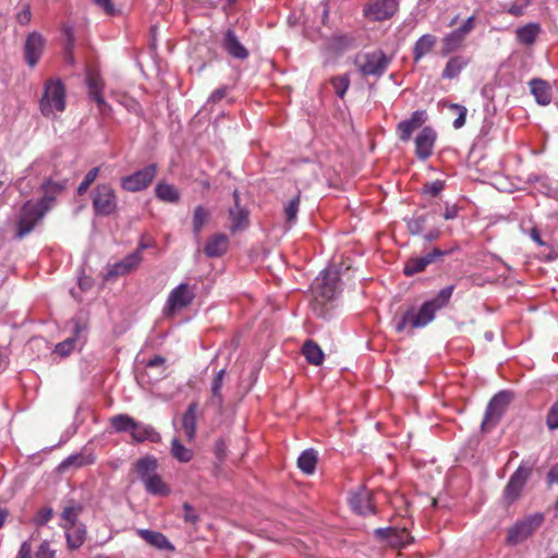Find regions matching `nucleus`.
Instances as JSON below:
<instances>
[{
    "label": "nucleus",
    "instance_id": "obj_1",
    "mask_svg": "<svg viewBox=\"0 0 558 558\" xmlns=\"http://www.w3.org/2000/svg\"><path fill=\"white\" fill-rule=\"evenodd\" d=\"M452 291L453 287L448 286L420 306L414 304L402 306L400 314L393 318L396 331L398 333L405 329L413 331L427 326L434 320L436 313L449 304Z\"/></svg>",
    "mask_w": 558,
    "mask_h": 558
},
{
    "label": "nucleus",
    "instance_id": "obj_2",
    "mask_svg": "<svg viewBox=\"0 0 558 558\" xmlns=\"http://www.w3.org/2000/svg\"><path fill=\"white\" fill-rule=\"evenodd\" d=\"M158 460L154 456L140 458L134 463V471L142 481L147 493L154 496H169L170 486L157 473Z\"/></svg>",
    "mask_w": 558,
    "mask_h": 558
},
{
    "label": "nucleus",
    "instance_id": "obj_3",
    "mask_svg": "<svg viewBox=\"0 0 558 558\" xmlns=\"http://www.w3.org/2000/svg\"><path fill=\"white\" fill-rule=\"evenodd\" d=\"M39 109L45 117H54L65 109V88L59 80H49L45 84L44 94L39 100Z\"/></svg>",
    "mask_w": 558,
    "mask_h": 558
},
{
    "label": "nucleus",
    "instance_id": "obj_4",
    "mask_svg": "<svg viewBox=\"0 0 558 558\" xmlns=\"http://www.w3.org/2000/svg\"><path fill=\"white\" fill-rule=\"evenodd\" d=\"M391 62L383 50L360 53L355 58V64L364 76H381Z\"/></svg>",
    "mask_w": 558,
    "mask_h": 558
},
{
    "label": "nucleus",
    "instance_id": "obj_5",
    "mask_svg": "<svg viewBox=\"0 0 558 558\" xmlns=\"http://www.w3.org/2000/svg\"><path fill=\"white\" fill-rule=\"evenodd\" d=\"M544 522L543 513H534L519 520L507 533L506 543L508 545H518L530 537Z\"/></svg>",
    "mask_w": 558,
    "mask_h": 558
},
{
    "label": "nucleus",
    "instance_id": "obj_6",
    "mask_svg": "<svg viewBox=\"0 0 558 558\" xmlns=\"http://www.w3.org/2000/svg\"><path fill=\"white\" fill-rule=\"evenodd\" d=\"M48 209L44 208L39 202H26L19 214L16 220V236L19 239L27 235L36 226V223L44 217Z\"/></svg>",
    "mask_w": 558,
    "mask_h": 558
},
{
    "label": "nucleus",
    "instance_id": "obj_7",
    "mask_svg": "<svg viewBox=\"0 0 558 558\" xmlns=\"http://www.w3.org/2000/svg\"><path fill=\"white\" fill-rule=\"evenodd\" d=\"M194 298V289L189 283H180L169 293L163 308L165 316H174L178 312L190 306Z\"/></svg>",
    "mask_w": 558,
    "mask_h": 558
},
{
    "label": "nucleus",
    "instance_id": "obj_8",
    "mask_svg": "<svg viewBox=\"0 0 558 558\" xmlns=\"http://www.w3.org/2000/svg\"><path fill=\"white\" fill-rule=\"evenodd\" d=\"M93 208L98 216H110L118 209V198L109 184H99L93 192Z\"/></svg>",
    "mask_w": 558,
    "mask_h": 558
},
{
    "label": "nucleus",
    "instance_id": "obj_9",
    "mask_svg": "<svg viewBox=\"0 0 558 558\" xmlns=\"http://www.w3.org/2000/svg\"><path fill=\"white\" fill-rule=\"evenodd\" d=\"M510 401L511 393L508 391H500L492 398L482 421L483 429L489 430L497 425Z\"/></svg>",
    "mask_w": 558,
    "mask_h": 558
},
{
    "label": "nucleus",
    "instance_id": "obj_10",
    "mask_svg": "<svg viewBox=\"0 0 558 558\" xmlns=\"http://www.w3.org/2000/svg\"><path fill=\"white\" fill-rule=\"evenodd\" d=\"M158 167L151 163L134 173L121 179V187L128 192H140L146 190L157 175Z\"/></svg>",
    "mask_w": 558,
    "mask_h": 558
},
{
    "label": "nucleus",
    "instance_id": "obj_11",
    "mask_svg": "<svg viewBox=\"0 0 558 558\" xmlns=\"http://www.w3.org/2000/svg\"><path fill=\"white\" fill-rule=\"evenodd\" d=\"M338 287L337 272L324 270L320 276L316 278L313 283L312 290L317 303H326L333 300Z\"/></svg>",
    "mask_w": 558,
    "mask_h": 558
},
{
    "label": "nucleus",
    "instance_id": "obj_12",
    "mask_svg": "<svg viewBox=\"0 0 558 558\" xmlns=\"http://www.w3.org/2000/svg\"><path fill=\"white\" fill-rule=\"evenodd\" d=\"M531 466H526L524 463H521L514 473L510 476L504 490V498L508 504H512L519 498L524 485L531 475Z\"/></svg>",
    "mask_w": 558,
    "mask_h": 558
},
{
    "label": "nucleus",
    "instance_id": "obj_13",
    "mask_svg": "<svg viewBox=\"0 0 558 558\" xmlns=\"http://www.w3.org/2000/svg\"><path fill=\"white\" fill-rule=\"evenodd\" d=\"M397 0H372L363 10L364 15L372 21H386L398 11Z\"/></svg>",
    "mask_w": 558,
    "mask_h": 558
},
{
    "label": "nucleus",
    "instance_id": "obj_14",
    "mask_svg": "<svg viewBox=\"0 0 558 558\" xmlns=\"http://www.w3.org/2000/svg\"><path fill=\"white\" fill-rule=\"evenodd\" d=\"M349 502L351 508L359 514L365 515L375 513L373 493L365 487H360L357 490L351 493Z\"/></svg>",
    "mask_w": 558,
    "mask_h": 558
},
{
    "label": "nucleus",
    "instance_id": "obj_15",
    "mask_svg": "<svg viewBox=\"0 0 558 558\" xmlns=\"http://www.w3.org/2000/svg\"><path fill=\"white\" fill-rule=\"evenodd\" d=\"M426 120L425 111H414L411 117L397 124V134L401 142H409L414 131L418 130Z\"/></svg>",
    "mask_w": 558,
    "mask_h": 558
},
{
    "label": "nucleus",
    "instance_id": "obj_16",
    "mask_svg": "<svg viewBox=\"0 0 558 558\" xmlns=\"http://www.w3.org/2000/svg\"><path fill=\"white\" fill-rule=\"evenodd\" d=\"M436 140V133L429 126L423 128L415 137V155L421 160H426L432 154Z\"/></svg>",
    "mask_w": 558,
    "mask_h": 558
},
{
    "label": "nucleus",
    "instance_id": "obj_17",
    "mask_svg": "<svg viewBox=\"0 0 558 558\" xmlns=\"http://www.w3.org/2000/svg\"><path fill=\"white\" fill-rule=\"evenodd\" d=\"M45 41L40 34L38 33H31L25 41L24 45V54L26 63L34 68L38 60L41 57L43 50H44Z\"/></svg>",
    "mask_w": 558,
    "mask_h": 558
},
{
    "label": "nucleus",
    "instance_id": "obj_18",
    "mask_svg": "<svg viewBox=\"0 0 558 558\" xmlns=\"http://www.w3.org/2000/svg\"><path fill=\"white\" fill-rule=\"evenodd\" d=\"M234 206L229 210L231 219L230 231L235 233L244 230L248 226V211L246 208L240 206V193L238 190L233 191Z\"/></svg>",
    "mask_w": 558,
    "mask_h": 558
},
{
    "label": "nucleus",
    "instance_id": "obj_19",
    "mask_svg": "<svg viewBox=\"0 0 558 558\" xmlns=\"http://www.w3.org/2000/svg\"><path fill=\"white\" fill-rule=\"evenodd\" d=\"M66 189V180L53 181L47 179L41 184V191L44 193L39 203L44 208L50 209L56 201V197Z\"/></svg>",
    "mask_w": 558,
    "mask_h": 558
},
{
    "label": "nucleus",
    "instance_id": "obj_20",
    "mask_svg": "<svg viewBox=\"0 0 558 558\" xmlns=\"http://www.w3.org/2000/svg\"><path fill=\"white\" fill-rule=\"evenodd\" d=\"M531 94L539 106H548L553 99V88L550 84L542 78H532L529 82Z\"/></svg>",
    "mask_w": 558,
    "mask_h": 558
},
{
    "label": "nucleus",
    "instance_id": "obj_21",
    "mask_svg": "<svg viewBox=\"0 0 558 558\" xmlns=\"http://www.w3.org/2000/svg\"><path fill=\"white\" fill-rule=\"evenodd\" d=\"M222 48L234 59L244 60L248 50L240 43L233 29H227L222 39Z\"/></svg>",
    "mask_w": 558,
    "mask_h": 558
},
{
    "label": "nucleus",
    "instance_id": "obj_22",
    "mask_svg": "<svg viewBox=\"0 0 558 558\" xmlns=\"http://www.w3.org/2000/svg\"><path fill=\"white\" fill-rule=\"evenodd\" d=\"M86 83L88 87V96L104 110L108 107L102 96L105 83L98 73L89 72L86 76Z\"/></svg>",
    "mask_w": 558,
    "mask_h": 558
},
{
    "label": "nucleus",
    "instance_id": "obj_23",
    "mask_svg": "<svg viewBox=\"0 0 558 558\" xmlns=\"http://www.w3.org/2000/svg\"><path fill=\"white\" fill-rule=\"evenodd\" d=\"M442 252L438 248H434L430 253L423 257L410 258L403 268V274L405 276H413L423 271L427 265L434 262L436 256H441Z\"/></svg>",
    "mask_w": 558,
    "mask_h": 558
},
{
    "label": "nucleus",
    "instance_id": "obj_24",
    "mask_svg": "<svg viewBox=\"0 0 558 558\" xmlns=\"http://www.w3.org/2000/svg\"><path fill=\"white\" fill-rule=\"evenodd\" d=\"M65 530L66 545L70 550L80 548L86 541V527L84 524H61Z\"/></svg>",
    "mask_w": 558,
    "mask_h": 558
},
{
    "label": "nucleus",
    "instance_id": "obj_25",
    "mask_svg": "<svg viewBox=\"0 0 558 558\" xmlns=\"http://www.w3.org/2000/svg\"><path fill=\"white\" fill-rule=\"evenodd\" d=\"M229 248V238L223 233H215L211 235L205 247L204 253L208 257H221Z\"/></svg>",
    "mask_w": 558,
    "mask_h": 558
},
{
    "label": "nucleus",
    "instance_id": "obj_26",
    "mask_svg": "<svg viewBox=\"0 0 558 558\" xmlns=\"http://www.w3.org/2000/svg\"><path fill=\"white\" fill-rule=\"evenodd\" d=\"M131 437L135 442H144L146 440L158 444L161 440V435L151 426L140 422H135L131 432Z\"/></svg>",
    "mask_w": 558,
    "mask_h": 558
},
{
    "label": "nucleus",
    "instance_id": "obj_27",
    "mask_svg": "<svg viewBox=\"0 0 558 558\" xmlns=\"http://www.w3.org/2000/svg\"><path fill=\"white\" fill-rule=\"evenodd\" d=\"M137 535L144 539L147 544L150 546L157 548V549H167V550H173V545L169 542V539L160 532L146 530V529H140L137 530Z\"/></svg>",
    "mask_w": 558,
    "mask_h": 558
},
{
    "label": "nucleus",
    "instance_id": "obj_28",
    "mask_svg": "<svg viewBox=\"0 0 558 558\" xmlns=\"http://www.w3.org/2000/svg\"><path fill=\"white\" fill-rule=\"evenodd\" d=\"M196 413L197 403L192 402L182 415L181 425L187 441H193L196 435Z\"/></svg>",
    "mask_w": 558,
    "mask_h": 558
},
{
    "label": "nucleus",
    "instance_id": "obj_29",
    "mask_svg": "<svg viewBox=\"0 0 558 558\" xmlns=\"http://www.w3.org/2000/svg\"><path fill=\"white\" fill-rule=\"evenodd\" d=\"M156 197L165 203L175 204L180 201V192L173 185L166 182H159L155 187Z\"/></svg>",
    "mask_w": 558,
    "mask_h": 558
},
{
    "label": "nucleus",
    "instance_id": "obj_30",
    "mask_svg": "<svg viewBox=\"0 0 558 558\" xmlns=\"http://www.w3.org/2000/svg\"><path fill=\"white\" fill-rule=\"evenodd\" d=\"M539 33L541 26L537 23H529L515 31L518 41L526 46L533 45Z\"/></svg>",
    "mask_w": 558,
    "mask_h": 558
},
{
    "label": "nucleus",
    "instance_id": "obj_31",
    "mask_svg": "<svg viewBox=\"0 0 558 558\" xmlns=\"http://www.w3.org/2000/svg\"><path fill=\"white\" fill-rule=\"evenodd\" d=\"M436 44V37L429 34L420 37L413 48V58L417 62L428 52H430Z\"/></svg>",
    "mask_w": 558,
    "mask_h": 558
},
{
    "label": "nucleus",
    "instance_id": "obj_32",
    "mask_svg": "<svg viewBox=\"0 0 558 558\" xmlns=\"http://www.w3.org/2000/svg\"><path fill=\"white\" fill-rule=\"evenodd\" d=\"M302 353L312 365L318 366L324 361V353L320 347L313 340H306L304 342Z\"/></svg>",
    "mask_w": 558,
    "mask_h": 558
},
{
    "label": "nucleus",
    "instance_id": "obj_33",
    "mask_svg": "<svg viewBox=\"0 0 558 558\" xmlns=\"http://www.w3.org/2000/svg\"><path fill=\"white\" fill-rule=\"evenodd\" d=\"M171 456L181 463H187L194 458L192 449L185 447L178 437L171 440Z\"/></svg>",
    "mask_w": 558,
    "mask_h": 558
},
{
    "label": "nucleus",
    "instance_id": "obj_34",
    "mask_svg": "<svg viewBox=\"0 0 558 558\" xmlns=\"http://www.w3.org/2000/svg\"><path fill=\"white\" fill-rule=\"evenodd\" d=\"M316 464L317 454L313 449L304 450L298 459L299 469L307 475H311L315 472Z\"/></svg>",
    "mask_w": 558,
    "mask_h": 558
},
{
    "label": "nucleus",
    "instance_id": "obj_35",
    "mask_svg": "<svg viewBox=\"0 0 558 558\" xmlns=\"http://www.w3.org/2000/svg\"><path fill=\"white\" fill-rule=\"evenodd\" d=\"M210 213L204 206L198 205L194 208L192 217L193 232L196 236L199 235L204 226L209 221Z\"/></svg>",
    "mask_w": 558,
    "mask_h": 558
},
{
    "label": "nucleus",
    "instance_id": "obj_36",
    "mask_svg": "<svg viewBox=\"0 0 558 558\" xmlns=\"http://www.w3.org/2000/svg\"><path fill=\"white\" fill-rule=\"evenodd\" d=\"M226 371L221 369L219 371L211 383V398L210 402L211 404L221 408L223 404V396L221 393L223 377H225Z\"/></svg>",
    "mask_w": 558,
    "mask_h": 558
},
{
    "label": "nucleus",
    "instance_id": "obj_37",
    "mask_svg": "<svg viewBox=\"0 0 558 558\" xmlns=\"http://www.w3.org/2000/svg\"><path fill=\"white\" fill-rule=\"evenodd\" d=\"M135 420L128 414H118L110 418V425L117 433L132 432Z\"/></svg>",
    "mask_w": 558,
    "mask_h": 558
},
{
    "label": "nucleus",
    "instance_id": "obj_38",
    "mask_svg": "<svg viewBox=\"0 0 558 558\" xmlns=\"http://www.w3.org/2000/svg\"><path fill=\"white\" fill-rule=\"evenodd\" d=\"M301 203V192H298L283 207L286 222L292 225L296 221V215Z\"/></svg>",
    "mask_w": 558,
    "mask_h": 558
},
{
    "label": "nucleus",
    "instance_id": "obj_39",
    "mask_svg": "<svg viewBox=\"0 0 558 558\" xmlns=\"http://www.w3.org/2000/svg\"><path fill=\"white\" fill-rule=\"evenodd\" d=\"M94 459L90 456H85L83 453H76L68 457L65 460H63L59 468L61 470L69 469L70 466L81 468L84 465L92 464Z\"/></svg>",
    "mask_w": 558,
    "mask_h": 558
},
{
    "label": "nucleus",
    "instance_id": "obj_40",
    "mask_svg": "<svg viewBox=\"0 0 558 558\" xmlns=\"http://www.w3.org/2000/svg\"><path fill=\"white\" fill-rule=\"evenodd\" d=\"M81 512H82V507L80 505L73 504V505L64 507V509L61 513V518L63 521H65L64 524H68V525L77 524L76 521H77V518Z\"/></svg>",
    "mask_w": 558,
    "mask_h": 558
},
{
    "label": "nucleus",
    "instance_id": "obj_41",
    "mask_svg": "<svg viewBox=\"0 0 558 558\" xmlns=\"http://www.w3.org/2000/svg\"><path fill=\"white\" fill-rule=\"evenodd\" d=\"M331 85L335 89L336 95L340 98H343L350 85L349 76L344 74L332 77Z\"/></svg>",
    "mask_w": 558,
    "mask_h": 558
},
{
    "label": "nucleus",
    "instance_id": "obj_42",
    "mask_svg": "<svg viewBox=\"0 0 558 558\" xmlns=\"http://www.w3.org/2000/svg\"><path fill=\"white\" fill-rule=\"evenodd\" d=\"M99 167H95L93 169H90L84 180L81 182V184L78 185L77 187V194L78 195H84L87 190L89 189V186L95 182V180L97 179L98 174H99Z\"/></svg>",
    "mask_w": 558,
    "mask_h": 558
},
{
    "label": "nucleus",
    "instance_id": "obj_43",
    "mask_svg": "<svg viewBox=\"0 0 558 558\" xmlns=\"http://www.w3.org/2000/svg\"><path fill=\"white\" fill-rule=\"evenodd\" d=\"M182 510L184 522L193 526H196L199 522V514L196 511V509L192 507L189 502H184L182 506Z\"/></svg>",
    "mask_w": 558,
    "mask_h": 558
},
{
    "label": "nucleus",
    "instance_id": "obj_44",
    "mask_svg": "<svg viewBox=\"0 0 558 558\" xmlns=\"http://www.w3.org/2000/svg\"><path fill=\"white\" fill-rule=\"evenodd\" d=\"M426 216L418 215L408 220V230L412 234H420L425 229Z\"/></svg>",
    "mask_w": 558,
    "mask_h": 558
},
{
    "label": "nucleus",
    "instance_id": "obj_45",
    "mask_svg": "<svg viewBox=\"0 0 558 558\" xmlns=\"http://www.w3.org/2000/svg\"><path fill=\"white\" fill-rule=\"evenodd\" d=\"M75 337H70L56 345L54 352L60 356H68L75 348Z\"/></svg>",
    "mask_w": 558,
    "mask_h": 558
},
{
    "label": "nucleus",
    "instance_id": "obj_46",
    "mask_svg": "<svg viewBox=\"0 0 558 558\" xmlns=\"http://www.w3.org/2000/svg\"><path fill=\"white\" fill-rule=\"evenodd\" d=\"M474 28V17H468L463 24L456 29V44Z\"/></svg>",
    "mask_w": 558,
    "mask_h": 558
},
{
    "label": "nucleus",
    "instance_id": "obj_47",
    "mask_svg": "<svg viewBox=\"0 0 558 558\" xmlns=\"http://www.w3.org/2000/svg\"><path fill=\"white\" fill-rule=\"evenodd\" d=\"M128 268L129 271L135 269L142 262V255L138 251L133 252L121 260Z\"/></svg>",
    "mask_w": 558,
    "mask_h": 558
},
{
    "label": "nucleus",
    "instance_id": "obj_48",
    "mask_svg": "<svg viewBox=\"0 0 558 558\" xmlns=\"http://www.w3.org/2000/svg\"><path fill=\"white\" fill-rule=\"evenodd\" d=\"M128 268L129 271L135 269L142 262V255L138 251L133 252L121 260Z\"/></svg>",
    "mask_w": 558,
    "mask_h": 558
},
{
    "label": "nucleus",
    "instance_id": "obj_49",
    "mask_svg": "<svg viewBox=\"0 0 558 558\" xmlns=\"http://www.w3.org/2000/svg\"><path fill=\"white\" fill-rule=\"evenodd\" d=\"M546 423L550 429L558 428V400L549 409Z\"/></svg>",
    "mask_w": 558,
    "mask_h": 558
},
{
    "label": "nucleus",
    "instance_id": "obj_50",
    "mask_svg": "<svg viewBox=\"0 0 558 558\" xmlns=\"http://www.w3.org/2000/svg\"><path fill=\"white\" fill-rule=\"evenodd\" d=\"M52 515L53 511L51 508H43L37 512L36 517L34 518V522L36 525H44L52 519Z\"/></svg>",
    "mask_w": 558,
    "mask_h": 558
},
{
    "label": "nucleus",
    "instance_id": "obj_51",
    "mask_svg": "<svg viewBox=\"0 0 558 558\" xmlns=\"http://www.w3.org/2000/svg\"><path fill=\"white\" fill-rule=\"evenodd\" d=\"M32 19V12H31V5L28 3H25L22 5L21 10L16 14V21L21 25H27L31 22Z\"/></svg>",
    "mask_w": 558,
    "mask_h": 558
},
{
    "label": "nucleus",
    "instance_id": "obj_52",
    "mask_svg": "<svg viewBox=\"0 0 558 558\" xmlns=\"http://www.w3.org/2000/svg\"><path fill=\"white\" fill-rule=\"evenodd\" d=\"M214 452L219 462H222L227 456V445L223 439H217L214 445Z\"/></svg>",
    "mask_w": 558,
    "mask_h": 558
},
{
    "label": "nucleus",
    "instance_id": "obj_53",
    "mask_svg": "<svg viewBox=\"0 0 558 558\" xmlns=\"http://www.w3.org/2000/svg\"><path fill=\"white\" fill-rule=\"evenodd\" d=\"M444 187L445 185L442 181H434L432 183L425 184L424 192L430 196H437L444 190Z\"/></svg>",
    "mask_w": 558,
    "mask_h": 558
},
{
    "label": "nucleus",
    "instance_id": "obj_54",
    "mask_svg": "<svg viewBox=\"0 0 558 558\" xmlns=\"http://www.w3.org/2000/svg\"><path fill=\"white\" fill-rule=\"evenodd\" d=\"M126 266L122 263H116L108 271V277H118L129 274Z\"/></svg>",
    "mask_w": 558,
    "mask_h": 558
},
{
    "label": "nucleus",
    "instance_id": "obj_55",
    "mask_svg": "<svg viewBox=\"0 0 558 558\" xmlns=\"http://www.w3.org/2000/svg\"><path fill=\"white\" fill-rule=\"evenodd\" d=\"M35 558H54V551L50 549L48 542H43Z\"/></svg>",
    "mask_w": 558,
    "mask_h": 558
},
{
    "label": "nucleus",
    "instance_id": "obj_56",
    "mask_svg": "<svg viewBox=\"0 0 558 558\" xmlns=\"http://www.w3.org/2000/svg\"><path fill=\"white\" fill-rule=\"evenodd\" d=\"M95 4L99 7L107 15H113L116 8L111 0H94Z\"/></svg>",
    "mask_w": 558,
    "mask_h": 558
},
{
    "label": "nucleus",
    "instance_id": "obj_57",
    "mask_svg": "<svg viewBox=\"0 0 558 558\" xmlns=\"http://www.w3.org/2000/svg\"><path fill=\"white\" fill-rule=\"evenodd\" d=\"M227 92H228V87H226V86L215 89L210 94V96L208 98V102H213V104L219 102L221 99H223L226 97Z\"/></svg>",
    "mask_w": 558,
    "mask_h": 558
},
{
    "label": "nucleus",
    "instance_id": "obj_58",
    "mask_svg": "<svg viewBox=\"0 0 558 558\" xmlns=\"http://www.w3.org/2000/svg\"><path fill=\"white\" fill-rule=\"evenodd\" d=\"M529 5H525L524 3L522 2H519V3H513L512 5L509 7V9L507 10V12L513 16H521L524 14L525 12V9L527 8Z\"/></svg>",
    "mask_w": 558,
    "mask_h": 558
},
{
    "label": "nucleus",
    "instance_id": "obj_59",
    "mask_svg": "<svg viewBox=\"0 0 558 558\" xmlns=\"http://www.w3.org/2000/svg\"><path fill=\"white\" fill-rule=\"evenodd\" d=\"M456 111L458 117L456 118V129L461 128L465 122L466 108L456 104Z\"/></svg>",
    "mask_w": 558,
    "mask_h": 558
},
{
    "label": "nucleus",
    "instance_id": "obj_60",
    "mask_svg": "<svg viewBox=\"0 0 558 558\" xmlns=\"http://www.w3.org/2000/svg\"><path fill=\"white\" fill-rule=\"evenodd\" d=\"M16 558H32V545L29 542H23Z\"/></svg>",
    "mask_w": 558,
    "mask_h": 558
},
{
    "label": "nucleus",
    "instance_id": "obj_61",
    "mask_svg": "<svg viewBox=\"0 0 558 558\" xmlns=\"http://www.w3.org/2000/svg\"><path fill=\"white\" fill-rule=\"evenodd\" d=\"M165 362H166L165 357H162L160 355H156L147 362L146 366L147 367H163Z\"/></svg>",
    "mask_w": 558,
    "mask_h": 558
},
{
    "label": "nucleus",
    "instance_id": "obj_62",
    "mask_svg": "<svg viewBox=\"0 0 558 558\" xmlns=\"http://www.w3.org/2000/svg\"><path fill=\"white\" fill-rule=\"evenodd\" d=\"M530 238L539 246H544L545 242L541 238V233L537 228H532L530 230Z\"/></svg>",
    "mask_w": 558,
    "mask_h": 558
},
{
    "label": "nucleus",
    "instance_id": "obj_63",
    "mask_svg": "<svg viewBox=\"0 0 558 558\" xmlns=\"http://www.w3.org/2000/svg\"><path fill=\"white\" fill-rule=\"evenodd\" d=\"M547 478L550 484L558 483V464L548 472Z\"/></svg>",
    "mask_w": 558,
    "mask_h": 558
},
{
    "label": "nucleus",
    "instance_id": "obj_64",
    "mask_svg": "<svg viewBox=\"0 0 558 558\" xmlns=\"http://www.w3.org/2000/svg\"><path fill=\"white\" fill-rule=\"evenodd\" d=\"M452 66H453V58L449 59L446 65V69L444 70L442 76L444 77H451L452 76Z\"/></svg>",
    "mask_w": 558,
    "mask_h": 558
}]
</instances>
